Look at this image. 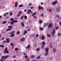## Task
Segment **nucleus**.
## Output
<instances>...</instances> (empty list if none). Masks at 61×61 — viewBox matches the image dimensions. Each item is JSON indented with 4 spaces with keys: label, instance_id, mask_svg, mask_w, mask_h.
I'll return each mask as SVG.
<instances>
[{
    "label": "nucleus",
    "instance_id": "obj_35",
    "mask_svg": "<svg viewBox=\"0 0 61 61\" xmlns=\"http://www.w3.org/2000/svg\"><path fill=\"white\" fill-rule=\"evenodd\" d=\"M40 58V56H38L37 57V59H39V58Z\"/></svg>",
    "mask_w": 61,
    "mask_h": 61
},
{
    "label": "nucleus",
    "instance_id": "obj_15",
    "mask_svg": "<svg viewBox=\"0 0 61 61\" xmlns=\"http://www.w3.org/2000/svg\"><path fill=\"white\" fill-rule=\"evenodd\" d=\"M27 30H25L24 32V35H25V34H26L27 33Z\"/></svg>",
    "mask_w": 61,
    "mask_h": 61
},
{
    "label": "nucleus",
    "instance_id": "obj_23",
    "mask_svg": "<svg viewBox=\"0 0 61 61\" xmlns=\"http://www.w3.org/2000/svg\"><path fill=\"white\" fill-rule=\"evenodd\" d=\"M24 6V5L22 4H21L19 6V7H22V6Z\"/></svg>",
    "mask_w": 61,
    "mask_h": 61
},
{
    "label": "nucleus",
    "instance_id": "obj_64",
    "mask_svg": "<svg viewBox=\"0 0 61 61\" xmlns=\"http://www.w3.org/2000/svg\"><path fill=\"white\" fill-rule=\"evenodd\" d=\"M9 38H7V39H6V40L7 41L8 40H9Z\"/></svg>",
    "mask_w": 61,
    "mask_h": 61
},
{
    "label": "nucleus",
    "instance_id": "obj_46",
    "mask_svg": "<svg viewBox=\"0 0 61 61\" xmlns=\"http://www.w3.org/2000/svg\"><path fill=\"white\" fill-rule=\"evenodd\" d=\"M4 58H5V56H3L1 58L2 59H4Z\"/></svg>",
    "mask_w": 61,
    "mask_h": 61
},
{
    "label": "nucleus",
    "instance_id": "obj_49",
    "mask_svg": "<svg viewBox=\"0 0 61 61\" xmlns=\"http://www.w3.org/2000/svg\"><path fill=\"white\" fill-rule=\"evenodd\" d=\"M34 55H32L31 56V58H34Z\"/></svg>",
    "mask_w": 61,
    "mask_h": 61
},
{
    "label": "nucleus",
    "instance_id": "obj_26",
    "mask_svg": "<svg viewBox=\"0 0 61 61\" xmlns=\"http://www.w3.org/2000/svg\"><path fill=\"white\" fill-rule=\"evenodd\" d=\"M15 34H12L10 36V37H13V36H15Z\"/></svg>",
    "mask_w": 61,
    "mask_h": 61
},
{
    "label": "nucleus",
    "instance_id": "obj_42",
    "mask_svg": "<svg viewBox=\"0 0 61 61\" xmlns=\"http://www.w3.org/2000/svg\"><path fill=\"white\" fill-rule=\"evenodd\" d=\"M52 10V9H50L49 10V12H50V13H51V10Z\"/></svg>",
    "mask_w": 61,
    "mask_h": 61
},
{
    "label": "nucleus",
    "instance_id": "obj_16",
    "mask_svg": "<svg viewBox=\"0 0 61 61\" xmlns=\"http://www.w3.org/2000/svg\"><path fill=\"white\" fill-rule=\"evenodd\" d=\"M28 11H29L30 13H31V14H33V12L31 10H30L29 9L28 10Z\"/></svg>",
    "mask_w": 61,
    "mask_h": 61
},
{
    "label": "nucleus",
    "instance_id": "obj_13",
    "mask_svg": "<svg viewBox=\"0 0 61 61\" xmlns=\"http://www.w3.org/2000/svg\"><path fill=\"white\" fill-rule=\"evenodd\" d=\"M39 29L41 31H42V30H44V29L42 27H39Z\"/></svg>",
    "mask_w": 61,
    "mask_h": 61
},
{
    "label": "nucleus",
    "instance_id": "obj_40",
    "mask_svg": "<svg viewBox=\"0 0 61 61\" xmlns=\"http://www.w3.org/2000/svg\"><path fill=\"white\" fill-rule=\"evenodd\" d=\"M20 15L21 14H20L19 13L17 15V17H19V16H20Z\"/></svg>",
    "mask_w": 61,
    "mask_h": 61
},
{
    "label": "nucleus",
    "instance_id": "obj_3",
    "mask_svg": "<svg viewBox=\"0 0 61 61\" xmlns=\"http://www.w3.org/2000/svg\"><path fill=\"white\" fill-rule=\"evenodd\" d=\"M57 3H58V1H57V0H56L54 2H52V4L53 5H55L56 4H57Z\"/></svg>",
    "mask_w": 61,
    "mask_h": 61
},
{
    "label": "nucleus",
    "instance_id": "obj_14",
    "mask_svg": "<svg viewBox=\"0 0 61 61\" xmlns=\"http://www.w3.org/2000/svg\"><path fill=\"white\" fill-rule=\"evenodd\" d=\"M21 24L22 27H24L25 25H24V23H23V22H21Z\"/></svg>",
    "mask_w": 61,
    "mask_h": 61
},
{
    "label": "nucleus",
    "instance_id": "obj_52",
    "mask_svg": "<svg viewBox=\"0 0 61 61\" xmlns=\"http://www.w3.org/2000/svg\"><path fill=\"white\" fill-rule=\"evenodd\" d=\"M16 57V56L15 55L14 56H13V58H15V57Z\"/></svg>",
    "mask_w": 61,
    "mask_h": 61
},
{
    "label": "nucleus",
    "instance_id": "obj_32",
    "mask_svg": "<svg viewBox=\"0 0 61 61\" xmlns=\"http://www.w3.org/2000/svg\"><path fill=\"white\" fill-rule=\"evenodd\" d=\"M31 5H32V4L30 3H29V6H31Z\"/></svg>",
    "mask_w": 61,
    "mask_h": 61
},
{
    "label": "nucleus",
    "instance_id": "obj_57",
    "mask_svg": "<svg viewBox=\"0 0 61 61\" xmlns=\"http://www.w3.org/2000/svg\"><path fill=\"white\" fill-rule=\"evenodd\" d=\"M4 60H5V59H3V60H0V61H4Z\"/></svg>",
    "mask_w": 61,
    "mask_h": 61
},
{
    "label": "nucleus",
    "instance_id": "obj_21",
    "mask_svg": "<svg viewBox=\"0 0 61 61\" xmlns=\"http://www.w3.org/2000/svg\"><path fill=\"white\" fill-rule=\"evenodd\" d=\"M45 39V36H43L41 38V39L42 40H44V39Z\"/></svg>",
    "mask_w": 61,
    "mask_h": 61
},
{
    "label": "nucleus",
    "instance_id": "obj_41",
    "mask_svg": "<svg viewBox=\"0 0 61 61\" xmlns=\"http://www.w3.org/2000/svg\"><path fill=\"white\" fill-rule=\"evenodd\" d=\"M29 61V58H28V59H27L25 61Z\"/></svg>",
    "mask_w": 61,
    "mask_h": 61
},
{
    "label": "nucleus",
    "instance_id": "obj_9",
    "mask_svg": "<svg viewBox=\"0 0 61 61\" xmlns=\"http://www.w3.org/2000/svg\"><path fill=\"white\" fill-rule=\"evenodd\" d=\"M53 26V24L51 23H50L49 24V27L50 28V27H52Z\"/></svg>",
    "mask_w": 61,
    "mask_h": 61
},
{
    "label": "nucleus",
    "instance_id": "obj_59",
    "mask_svg": "<svg viewBox=\"0 0 61 61\" xmlns=\"http://www.w3.org/2000/svg\"><path fill=\"white\" fill-rule=\"evenodd\" d=\"M56 16L57 17H60L59 16V15H56Z\"/></svg>",
    "mask_w": 61,
    "mask_h": 61
},
{
    "label": "nucleus",
    "instance_id": "obj_33",
    "mask_svg": "<svg viewBox=\"0 0 61 61\" xmlns=\"http://www.w3.org/2000/svg\"><path fill=\"white\" fill-rule=\"evenodd\" d=\"M48 25V23H46L44 25H45L46 26H46Z\"/></svg>",
    "mask_w": 61,
    "mask_h": 61
},
{
    "label": "nucleus",
    "instance_id": "obj_1",
    "mask_svg": "<svg viewBox=\"0 0 61 61\" xmlns=\"http://www.w3.org/2000/svg\"><path fill=\"white\" fill-rule=\"evenodd\" d=\"M8 48L7 47H6L5 49L4 52V54H5V53H7V54H8L9 53V51H7V49Z\"/></svg>",
    "mask_w": 61,
    "mask_h": 61
},
{
    "label": "nucleus",
    "instance_id": "obj_54",
    "mask_svg": "<svg viewBox=\"0 0 61 61\" xmlns=\"http://www.w3.org/2000/svg\"><path fill=\"white\" fill-rule=\"evenodd\" d=\"M48 52H46V53L45 54V56H47V54H48Z\"/></svg>",
    "mask_w": 61,
    "mask_h": 61
},
{
    "label": "nucleus",
    "instance_id": "obj_20",
    "mask_svg": "<svg viewBox=\"0 0 61 61\" xmlns=\"http://www.w3.org/2000/svg\"><path fill=\"white\" fill-rule=\"evenodd\" d=\"M22 11H19V14H20V15H21L22 14Z\"/></svg>",
    "mask_w": 61,
    "mask_h": 61
},
{
    "label": "nucleus",
    "instance_id": "obj_18",
    "mask_svg": "<svg viewBox=\"0 0 61 61\" xmlns=\"http://www.w3.org/2000/svg\"><path fill=\"white\" fill-rule=\"evenodd\" d=\"M36 14V12H35L33 13V14L32 15V16H33L35 15Z\"/></svg>",
    "mask_w": 61,
    "mask_h": 61
},
{
    "label": "nucleus",
    "instance_id": "obj_61",
    "mask_svg": "<svg viewBox=\"0 0 61 61\" xmlns=\"http://www.w3.org/2000/svg\"><path fill=\"white\" fill-rule=\"evenodd\" d=\"M30 9H32V8H34V7H30Z\"/></svg>",
    "mask_w": 61,
    "mask_h": 61
},
{
    "label": "nucleus",
    "instance_id": "obj_51",
    "mask_svg": "<svg viewBox=\"0 0 61 61\" xmlns=\"http://www.w3.org/2000/svg\"><path fill=\"white\" fill-rule=\"evenodd\" d=\"M43 16H44V15H43V14H42L41 15V17H43Z\"/></svg>",
    "mask_w": 61,
    "mask_h": 61
},
{
    "label": "nucleus",
    "instance_id": "obj_19",
    "mask_svg": "<svg viewBox=\"0 0 61 61\" xmlns=\"http://www.w3.org/2000/svg\"><path fill=\"white\" fill-rule=\"evenodd\" d=\"M9 57V56H5L4 57V58L5 59H6L7 58V57Z\"/></svg>",
    "mask_w": 61,
    "mask_h": 61
},
{
    "label": "nucleus",
    "instance_id": "obj_36",
    "mask_svg": "<svg viewBox=\"0 0 61 61\" xmlns=\"http://www.w3.org/2000/svg\"><path fill=\"white\" fill-rule=\"evenodd\" d=\"M7 14V13H5L4 14V16H7L6 15Z\"/></svg>",
    "mask_w": 61,
    "mask_h": 61
},
{
    "label": "nucleus",
    "instance_id": "obj_44",
    "mask_svg": "<svg viewBox=\"0 0 61 61\" xmlns=\"http://www.w3.org/2000/svg\"><path fill=\"white\" fill-rule=\"evenodd\" d=\"M34 18H35V19H36V18H37V17H36V16H34Z\"/></svg>",
    "mask_w": 61,
    "mask_h": 61
},
{
    "label": "nucleus",
    "instance_id": "obj_5",
    "mask_svg": "<svg viewBox=\"0 0 61 61\" xmlns=\"http://www.w3.org/2000/svg\"><path fill=\"white\" fill-rule=\"evenodd\" d=\"M42 45H41V47L43 49V48H44V46L45 45V42L44 41H43L42 42Z\"/></svg>",
    "mask_w": 61,
    "mask_h": 61
},
{
    "label": "nucleus",
    "instance_id": "obj_25",
    "mask_svg": "<svg viewBox=\"0 0 61 61\" xmlns=\"http://www.w3.org/2000/svg\"><path fill=\"white\" fill-rule=\"evenodd\" d=\"M15 31H12L10 33V35H12L13 33H15Z\"/></svg>",
    "mask_w": 61,
    "mask_h": 61
},
{
    "label": "nucleus",
    "instance_id": "obj_62",
    "mask_svg": "<svg viewBox=\"0 0 61 61\" xmlns=\"http://www.w3.org/2000/svg\"><path fill=\"white\" fill-rule=\"evenodd\" d=\"M24 11L25 12H26V10H24Z\"/></svg>",
    "mask_w": 61,
    "mask_h": 61
},
{
    "label": "nucleus",
    "instance_id": "obj_12",
    "mask_svg": "<svg viewBox=\"0 0 61 61\" xmlns=\"http://www.w3.org/2000/svg\"><path fill=\"white\" fill-rule=\"evenodd\" d=\"M49 49L48 48H47L45 49V51L46 52H48Z\"/></svg>",
    "mask_w": 61,
    "mask_h": 61
},
{
    "label": "nucleus",
    "instance_id": "obj_8",
    "mask_svg": "<svg viewBox=\"0 0 61 61\" xmlns=\"http://www.w3.org/2000/svg\"><path fill=\"white\" fill-rule=\"evenodd\" d=\"M59 10H60V7H58L57 8L56 10L57 12H59Z\"/></svg>",
    "mask_w": 61,
    "mask_h": 61
},
{
    "label": "nucleus",
    "instance_id": "obj_50",
    "mask_svg": "<svg viewBox=\"0 0 61 61\" xmlns=\"http://www.w3.org/2000/svg\"><path fill=\"white\" fill-rule=\"evenodd\" d=\"M6 42L7 43H8L9 42V40H8Z\"/></svg>",
    "mask_w": 61,
    "mask_h": 61
},
{
    "label": "nucleus",
    "instance_id": "obj_56",
    "mask_svg": "<svg viewBox=\"0 0 61 61\" xmlns=\"http://www.w3.org/2000/svg\"><path fill=\"white\" fill-rule=\"evenodd\" d=\"M24 55H26V54L25 52H24Z\"/></svg>",
    "mask_w": 61,
    "mask_h": 61
},
{
    "label": "nucleus",
    "instance_id": "obj_48",
    "mask_svg": "<svg viewBox=\"0 0 61 61\" xmlns=\"http://www.w3.org/2000/svg\"><path fill=\"white\" fill-rule=\"evenodd\" d=\"M6 21H4L3 22V24H5L6 23Z\"/></svg>",
    "mask_w": 61,
    "mask_h": 61
},
{
    "label": "nucleus",
    "instance_id": "obj_29",
    "mask_svg": "<svg viewBox=\"0 0 61 61\" xmlns=\"http://www.w3.org/2000/svg\"><path fill=\"white\" fill-rule=\"evenodd\" d=\"M24 18H25V19H27V17L26 16H24Z\"/></svg>",
    "mask_w": 61,
    "mask_h": 61
},
{
    "label": "nucleus",
    "instance_id": "obj_34",
    "mask_svg": "<svg viewBox=\"0 0 61 61\" xmlns=\"http://www.w3.org/2000/svg\"><path fill=\"white\" fill-rule=\"evenodd\" d=\"M10 16H11V15H13V13H12V12H10Z\"/></svg>",
    "mask_w": 61,
    "mask_h": 61
},
{
    "label": "nucleus",
    "instance_id": "obj_58",
    "mask_svg": "<svg viewBox=\"0 0 61 61\" xmlns=\"http://www.w3.org/2000/svg\"><path fill=\"white\" fill-rule=\"evenodd\" d=\"M25 57L26 58H27V56H25Z\"/></svg>",
    "mask_w": 61,
    "mask_h": 61
},
{
    "label": "nucleus",
    "instance_id": "obj_38",
    "mask_svg": "<svg viewBox=\"0 0 61 61\" xmlns=\"http://www.w3.org/2000/svg\"><path fill=\"white\" fill-rule=\"evenodd\" d=\"M13 20H14V18H12L10 19V21H13Z\"/></svg>",
    "mask_w": 61,
    "mask_h": 61
},
{
    "label": "nucleus",
    "instance_id": "obj_11",
    "mask_svg": "<svg viewBox=\"0 0 61 61\" xmlns=\"http://www.w3.org/2000/svg\"><path fill=\"white\" fill-rule=\"evenodd\" d=\"M53 51L54 53H56V48H54L53 49Z\"/></svg>",
    "mask_w": 61,
    "mask_h": 61
},
{
    "label": "nucleus",
    "instance_id": "obj_53",
    "mask_svg": "<svg viewBox=\"0 0 61 61\" xmlns=\"http://www.w3.org/2000/svg\"><path fill=\"white\" fill-rule=\"evenodd\" d=\"M35 36V35L34 34H33L32 35V36Z\"/></svg>",
    "mask_w": 61,
    "mask_h": 61
},
{
    "label": "nucleus",
    "instance_id": "obj_2",
    "mask_svg": "<svg viewBox=\"0 0 61 61\" xmlns=\"http://www.w3.org/2000/svg\"><path fill=\"white\" fill-rule=\"evenodd\" d=\"M18 22V21H17V20H14L11 21V22L10 23V25H12V24H13L14 23H17Z\"/></svg>",
    "mask_w": 61,
    "mask_h": 61
},
{
    "label": "nucleus",
    "instance_id": "obj_37",
    "mask_svg": "<svg viewBox=\"0 0 61 61\" xmlns=\"http://www.w3.org/2000/svg\"><path fill=\"white\" fill-rule=\"evenodd\" d=\"M47 36L48 37H50V36H51V35H50L47 34Z\"/></svg>",
    "mask_w": 61,
    "mask_h": 61
},
{
    "label": "nucleus",
    "instance_id": "obj_7",
    "mask_svg": "<svg viewBox=\"0 0 61 61\" xmlns=\"http://www.w3.org/2000/svg\"><path fill=\"white\" fill-rule=\"evenodd\" d=\"M38 9L40 10L41 9H44V8L43 7H41L40 5H39L38 6Z\"/></svg>",
    "mask_w": 61,
    "mask_h": 61
},
{
    "label": "nucleus",
    "instance_id": "obj_63",
    "mask_svg": "<svg viewBox=\"0 0 61 61\" xmlns=\"http://www.w3.org/2000/svg\"><path fill=\"white\" fill-rule=\"evenodd\" d=\"M8 29H9V30H11V28H9Z\"/></svg>",
    "mask_w": 61,
    "mask_h": 61
},
{
    "label": "nucleus",
    "instance_id": "obj_17",
    "mask_svg": "<svg viewBox=\"0 0 61 61\" xmlns=\"http://www.w3.org/2000/svg\"><path fill=\"white\" fill-rule=\"evenodd\" d=\"M39 22L40 24H42L43 23V21L41 20H40L39 21Z\"/></svg>",
    "mask_w": 61,
    "mask_h": 61
},
{
    "label": "nucleus",
    "instance_id": "obj_28",
    "mask_svg": "<svg viewBox=\"0 0 61 61\" xmlns=\"http://www.w3.org/2000/svg\"><path fill=\"white\" fill-rule=\"evenodd\" d=\"M10 45L11 46H13L14 45V43H11L10 44Z\"/></svg>",
    "mask_w": 61,
    "mask_h": 61
},
{
    "label": "nucleus",
    "instance_id": "obj_6",
    "mask_svg": "<svg viewBox=\"0 0 61 61\" xmlns=\"http://www.w3.org/2000/svg\"><path fill=\"white\" fill-rule=\"evenodd\" d=\"M55 30L54 29L53 30V31H52V36H54V34H55Z\"/></svg>",
    "mask_w": 61,
    "mask_h": 61
},
{
    "label": "nucleus",
    "instance_id": "obj_10",
    "mask_svg": "<svg viewBox=\"0 0 61 61\" xmlns=\"http://www.w3.org/2000/svg\"><path fill=\"white\" fill-rule=\"evenodd\" d=\"M18 5V2L17 1H16L15 4V7H16Z\"/></svg>",
    "mask_w": 61,
    "mask_h": 61
},
{
    "label": "nucleus",
    "instance_id": "obj_60",
    "mask_svg": "<svg viewBox=\"0 0 61 61\" xmlns=\"http://www.w3.org/2000/svg\"><path fill=\"white\" fill-rule=\"evenodd\" d=\"M36 36H37V37H38V34H36Z\"/></svg>",
    "mask_w": 61,
    "mask_h": 61
},
{
    "label": "nucleus",
    "instance_id": "obj_39",
    "mask_svg": "<svg viewBox=\"0 0 61 61\" xmlns=\"http://www.w3.org/2000/svg\"><path fill=\"white\" fill-rule=\"evenodd\" d=\"M58 36H61V33H58Z\"/></svg>",
    "mask_w": 61,
    "mask_h": 61
},
{
    "label": "nucleus",
    "instance_id": "obj_55",
    "mask_svg": "<svg viewBox=\"0 0 61 61\" xmlns=\"http://www.w3.org/2000/svg\"><path fill=\"white\" fill-rule=\"evenodd\" d=\"M27 31H28V32H29L30 31V28H29L28 30H27Z\"/></svg>",
    "mask_w": 61,
    "mask_h": 61
},
{
    "label": "nucleus",
    "instance_id": "obj_22",
    "mask_svg": "<svg viewBox=\"0 0 61 61\" xmlns=\"http://www.w3.org/2000/svg\"><path fill=\"white\" fill-rule=\"evenodd\" d=\"M19 50V49L17 48H15V51H18V50Z\"/></svg>",
    "mask_w": 61,
    "mask_h": 61
},
{
    "label": "nucleus",
    "instance_id": "obj_4",
    "mask_svg": "<svg viewBox=\"0 0 61 61\" xmlns=\"http://www.w3.org/2000/svg\"><path fill=\"white\" fill-rule=\"evenodd\" d=\"M25 38L24 37H22L20 39V41L21 42H24L25 41Z\"/></svg>",
    "mask_w": 61,
    "mask_h": 61
},
{
    "label": "nucleus",
    "instance_id": "obj_43",
    "mask_svg": "<svg viewBox=\"0 0 61 61\" xmlns=\"http://www.w3.org/2000/svg\"><path fill=\"white\" fill-rule=\"evenodd\" d=\"M36 50L37 51H38L39 50V48H37L36 49Z\"/></svg>",
    "mask_w": 61,
    "mask_h": 61
},
{
    "label": "nucleus",
    "instance_id": "obj_27",
    "mask_svg": "<svg viewBox=\"0 0 61 61\" xmlns=\"http://www.w3.org/2000/svg\"><path fill=\"white\" fill-rule=\"evenodd\" d=\"M30 45H28L27 46V48L28 49H29L30 48Z\"/></svg>",
    "mask_w": 61,
    "mask_h": 61
},
{
    "label": "nucleus",
    "instance_id": "obj_30",
    "mask_svg": "<svg viewBox=\"0 0 61 61\" xmlns=\"http://www.w3.org/2000/svg\"><path fill=\"white\" fill-rule=\"evenodd\" d=\"M8 28H11V29H13V27L11 26H9L8 27Z\"/></svg>",
    "mask_w": 61,
    "mask_h": 61
},
{
    "label": "nucleus",
    "instance_id": "obj_31",
    "mask_svg": "<svg viewBox=\"0 0 61 61\" xmlns=\"http://www.w3.org/2000/svg\"><path fill=\"white\" fill-rule=\"evenodd\" d=\"M0 47H4V45H1L0 46Z\"/></svg>",
    "mask_w": 61,
    "mask_h": 61
},
{
    "label": "nucleus",
    "instance_id": "obj_45",
    "mask_svg": "<svg viewBox=\"0 0 61 61\" xmlns=\"http://www.w3.org/2000/svg\"><path fill=\"white\" fill-rule=\"evenodd\" d=\"M55 29H56V30H57V29H58V27H55Z\"/></svg>",
    "mask_w": 61,
    "mask_h": 61
},
{
    "label": "nucleus",
    "instance_id": "obj_24",
    "mask_svg": "<svg viewBox=\"0 0 61 61\" xmlns=\"http://www.w3.org/2000/svg\"><path fill=\"white\" fill-rule=\"evenodd\" d=\"M24 16H25V15H24V16H21L20 17V19L21 20H23V17H24Z\"/></svg>",
    "mask_w": 61,
    "mask_h": 61
},
{
    "label": "nucleus",
    "instance_id": "obj_47",
    "mask_svg": "<svg viewBox=\"0 0 61 61\" xmlns=\"http://www.w3.org/2000/svg\"><path fill=\"white\" fill-rule=\"evenodd\" d=\"M17 34H20V31H18L17 32Z\"/></svg>",
    "mask_w": 61,
    "mask_h": 61
}]
</instances>
